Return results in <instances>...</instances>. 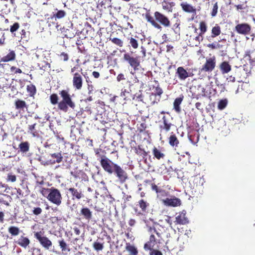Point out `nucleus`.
Returning a JSON list of instances; mask_svg holds the SVG:
<instances>
[{"instance_id":"a878e982","label":"nucleus","mask_w":255,"mask_h":255,"mask_svg":"<svg viewBox=\"0 0 255 255\" xmlns=\"http://www.w3.org/2000/svg\"><path fill=\"white\" fill-rule=\"evenodd\" d=\"M11 201L12 198L10 195L4 193L0 194V204L8 206Z\"/></svg>"},{"instance_id":"f03ea898","label":"nucleus","mask_w":255,"mask_h":255,"mask_svg":"<svg viewBox=\"0 0 255 255\" xmlns=\"http://www.w3.org/2000/svg\"><path fill=\"white\" fill-rule=\"evenodd\" d=\"M59 94L62 99L60 102H58L59 97L57 94L53 93L50 96L49 99L52 105H57L58 109L64 112H68L69 108L72 110L75 108V103L72 99L68 89L59 91Z\"/></svg>"},{"instance_id":"c756f323","label":"nucleus","mask_w":255,"mask_h":255,"mask_svg":"<svg viewBox=\"0 0 255 255\" xmlns=\"http://www.w3.org/2000/svg\"><path fill=\"white\" fill-rule=\"evenodd\" d=\"M14 105L15 109L18 110H23L24 108H27L26 102L20 99L15 100Z\"/></svg>"},{"instance_id":"dca6fc26","label":"nucleus","mask_w":255,"mask_h":255,"mask_svg":"<svg viewBox=\"0 0 255 255\" xmlns=\"http://www.w3.org/2000/svg\"><path fill=\"white\" fill-rule=\"evenodd\" d=\"M164 150L162 147L158 146V147L154 146L152 148V154L154 158L157 160L163 159L165 155L164 153Z\"/></svg>"},{"instance_id":"a211bd4d","label":"nucleus","mask_w":255,"mask_h":255,"mask_svg":"<svg viewBox=\"0 0 255 255\" xmlns=\"http://www.w3.org/2000/svg\"><path fill=\"white\" fill-rule=\"evenodd\" d=\"M68 190L71 194L72 200H80L84 197L81 190H78L74 187H71Z\"/></svg>"},{"instance_id":"72a5a7b5","label":"nucleus","mask_w":255,"mask_h":255,"mask_svg":"<svg viewBox=\"0 0 255 255\" xmlns=\"http://www.w3.org/2000/svg\"><path fill=\"white\" fill-rule=\"evenodd\" d=\"M221 33V27L218 24H216L215 26L213 27L211 30V37L215 38L219 36Z\"/></svg>"},{"instance_id":"a19ab883","label":"nucleus","mask_w":255,"mask_h":255,"mask_svg":"<svg viewBox=\"0 0 255 255\" xmlns=\"http://www.w3.org/2000/svg\"><path fill=\"white\" fill-rule=\"evenodd\" d=\"M198 89L200 91V92L195 96V98L198 99L201 97H206V89L204 87L201 86H198Z\"/></svg>"},{"instance_id":"49530a36","label":"nucleus","mask_w":255,"mask_h":255,"mask_svg":"<svg viewBox=\"0 0 255 255\" xmlns=\"http://www.w3.org/2000/svg\"><path fill=\"white\" fill-rule=\"evenodd\" d=\"M93 247L97 251H102L104 248V244L98 242H95L93 243Z\"/></svg>"},{"instance_id":"423d86ee","label":"nucleus","mask_w":255,"mask_h":255,"mask_svg":"<svg viewBox=\"0 0 255 255\" xmlns=\"http://www.w3.org/2000/svg\"><path fill=\"white\" fill-rule=\"evenodd\" d=\"M47 199L54 204L59 206L62 203V196L60 190L52 187V189L46 196Z\"/></svg>"},{"instance_id":"4c0bfd02","label":"nucleus","mask_w":255,"mask_h":255,"mask_svg":"<svg viewBox=\"0 0 255 255\" xmlns=\"http://www.w3.org/2000/svg\"><path fill=\"white\" fill-rule=\"evenodd\" d=\"M109 40L113 44L119 46L120 47H122L124 45L123 41L119 38L110 37Z\"/></svg>"},{"instance_id":"0e129e2a","label":"nucleus","mask_w":255,"mask_h":255,"mask_svg":"<svg viewBox=\"0 0 255 255\" xmlns=\"http://www.w3.org/2000/svg\"><path fill=\"white\" fill-rule=\"evenodd\" d=\"M226 81L228 82H232V83H234L236 81V79H235V77L231 75V76H228L227 78V79H226Z\"/></svg>"},{"instance_id":"864d4df0","label":"nucleus","mask_w":255,"mask_h":255,"mask_svg":"<svg viewBox=\"0 0 255 255\" xmlns=\"http://www.w3.org/2000/svg\"><path fill=\"white\" fill-rule=\"evenodd\" d=\"M6 180H7V181H10L12 182H14L16 180V177L15 175H14L11 173H8L7 174Z\"/></svg>"},{"instance_id":"9d476101","label":"nucleus","mask_w":255,"mask_h":255,"mask_svg":"<svg viewBox=\"0 0 255 255\" xmlns=\"http://www.w3.org/2000/svg\"><path fill=\"white\" fill-rule=\"evenodd\" d=\"M216 60L215 56L206 59V62L201 68V72H211L215 68Z\"/></svg>"},{"instance_id":"6e6552de","label":"nucleus","mask_w":255,"mask_h":255,"mask_svg":"<svg viewBox=\"0 0 255 255\" xmlns=\"http://www.w3.org/2000/svg\"><path fill=\"white\" fill-rule=\"evenodd\" d=\"M34 237L39 242L40 245L45 250H49L52 246V243L47 237L44 236L41 231L34 232Z\"/></svg>"},{"instance_id":"0eeeda50","label":"nucleus","mask_w":255,"mask_h":255,"mask_svg":"<svg viewBox=\"0 0 255 255\" xmlns=\"http://www.w3.org/2000/svg\"><path fill=\"white\" fill-rule=\"evenodd\" d=\"M100 162L104 170L110 174L113 173L115 168L118 165L105 155L101 157Z\"/></svg>"},{"instance_id":"774afa93","label":"nucleus","mask_w":255,"mask_h":255,"mask_svg":"<svg viewBox=\"0 0 255 255\" xmlns=\"http://www.w3.org/2000/svg\"><path fill=\"white\" fill-rule=\"evenodd\" d=\"M195 107L200 111H202L203 110V108L201 107V103L200 102H197L195 104Z\"/></svg>"},{"instance_id":"6e6d98bb","label":"nucleus","mask_w":255,"mask_h":255,"mask_svg":"<svg viewBox=\"0 0 255 255\" xmlns=\"http://www.w3.org/2000/svg\"><path fill=\"white\" fill-rule=\"evenodd\" d=\"M32 212L33 214H34V215L38 216V215H40L42 213V210L40 207H36V208H33Z\"/></svg>"},{"instance_id":"603ef678","label":"nucleus","mask_w":255,"mask_h":255,"mask_svg":"<svg viewBox=\"0 0 255 255\" xmlns=\"http://www.w3.org/2000/svg\"><path fill=\"white\" fill-rule=\"evenodd\" d=\"M19 27V24L18 22H15L12 25L10 26V31L13 33L17 31Z\"/></svg>"},{"instance_id":"9b49d317","label":"nucleus","mask_w":255,"mask_h":255,"mask_svg":"<svg viewBox=\"0 0 255 255\" xmlns=\"http://www.w3.org/2000/svg\"><path fill=\"white\" fill-rule=\"evenodd\" d=\"M251 29V26L247 23H239L235 27V30L237 33L243 35L249 34Z\"/></svg>"},{"instance_id":"e2e57ef3","label":"nucleus","mask_w":255,"mask_h":255,"mask_svg":"<svg viewBox=\"0 0 255 255\" xmlns=\"http://www.w3.org/2000/svg\"><path fill=\"white\" fill-rule=\"evenodd\" d=\"M126 80V77H125V75L123 73L119 74L117 77V80L118 82H120L122 80Z\"/></svg>"},{"instance_id":"1a4fd4ad","label":"nucleus","mask_w":255,"mask_h":255,"mask_svg":"<svg viewBox=\"0 0 255 255\" xmlns=\"http://www.w3.org/2000/svg\"><path fill=\"white\" fill-rule=\"evenodd\" d=\"M113 174L115 175L121 184H123L128 179V174L127 172L118 164L115 168Z\"/></svg>"},{"instance_id":"5fc2aeb1","label":"nucleus","mask_w":255,"mask_h":255,"mask_svg":"<svg viewBox=\"0 0 255 255\" xmlns=\"http://www.w3.org/2000/svg\"><path fill=\"white\" fill-rule=\"evenodd\" d=\"M105 198V200L108 202L109 204H113L115 201V199L110 194L106 195Z\"/></svg>"},{"instance_id":"69168bd1","label":"nucleus","mask_w":255,"mask_h":255,"mask_svg":"<svg viewBox=\"0 0 255 255\" xmlns=\"http://www.w3.org/2000/svg\"><path fill=\"white\" fill-rule=\"evenodd\" d=\"M123 28L125 29H132L133 28V26L132 25L128 22H127L126 24L125 25V26L123 27Z\"/></svg>"},{"instance_id":"f704fd0d","label":"nucleus","mask_w":255,"mask_h":255,"mask_svg":"<svg viewBox=\"0 0 255 255\" xmlns=\"http://www.w3.org/2000/svg\"><path fill=\"white\" fill-rule=\"evenodd\" d=\"M137 205L139 206L142 212H146L149 204L145 200L141 199L138 201Z\"/></svg>"},{"instance_id":"4be33fe9","label":"nucleus","mask_w":255,"mask_h":255,"mask_svg":"<svg viewBox=\"0 0 255 255\" xmlns=\"http://www.w3.org/2000/svg\"><path fill=\"white\" fill-rule=\"evenodd\" d=\"M162 119V124L160 125L159 127L160 131L164 130L166 132L169 131L173 125L168 121L165 116H163Z\"/></svg>"},{"instance_id":"680f3d73","label":"nucleus","mask_w":255,"mask_h":255,"mask_svg":"<svg viewBox=\"0 0 255 255\" xmlns=\"http://www.w3.org/2000/svg\"><path fill=\"white\" fill-rule=\"evenodd\" d=\"M151 252L150 253V255H162V253L157 250H153V248L151 250Z\"/></svg>"},{"instance_id":"79ce46f5","label":"nucleus","mask_w":255,"mask_h":255,"mask_svg":"<svg viewBox=\"0 0 255 255\" xmlns=\"http://www.w3.org/2000/svg\"><path fill=\"white\" fill-rule=\"evenodd\" d=\"M129 40V45L132 47L133 49H137L138 47V42L137 39L133 37H130L128 38Z\"/></svg>"},{"instance_id":"c9c22d12","label":"nucleus","mask_w":255,"mask_h":255,"mask_svg":"<svg viewBox=\"0 0 255 255\" xmlns=\"http://www.w3.org/2000/svg\"><path fill=\"white\" fill-rule=\"evenodd\" d=\"M58 243L60 249L63 252H69L71 251L69 246L67 244L63 239L59 240L58 241Z\"/></svg>"},{"instance_id":"de8ad7c7","label":"nucleus","mask_w":255,"mask_h":255,"mask_svg":"<svg viewBox=\"0 0 255 255\" xmlns=\"http://www.w3.org/2000/svg\"><path fill=\"white\" fill-rule=\"evenodd\" d=\"M151 188L153 191H154L157 194H160L165 192V191L160 189L154 183H151Z\"/></svg>"},{"instance_id":"13d9d810","label":"nucleus","mask_w":255,"mask_h":255,"mask_svg":"<svg viewBox=\"0 0 255 255\" xmlns=\"http://www.w3.org/2000/svg\"><path fill=\"white\" fill-rule=\"evenodd\" d=\"M10 72H13L14 74L21 73L22 71L20 69L16 68L15 66H11L10 67Z\"/></svg>"},{"instance_id":"2eb2a0df","label":"nucleus","mask_w":255,"mask_h":255,"mask_svg":"<svg viewBox=\"0 0 255 255\" xmlns=\"http://www.w3.org/2000/svg\"><path fill=\"white\" fill-rule=\"evenodd\" d=\"M162 202L166 206L177 207L181 204L180 199L175 196L171 198H167L163 199Z\"/></svg>"},{"instance_id":"b1692460","label":"nucleus","mask_w":255,"mask_h":255,"mask_svg":"<svg viewBox=\"0 0 255 255\" xmlns=\"http://www.w3.org/2000/svg\"><path fill=\"white\" fill-rule=\"evenodd\" d=\"M80 214L88 221L92 218V212L88 207L82 208L80 211Z\"/></svg>"},{"instance_id":"09e8293b","label":"nucleus","mask_w":255,"mask_h":255,"mask_svg":"<svg viewBox=\"0 0 255 255\" xmlns=\"http://www.w3.org/2000/svg\"><path fill=\"white\" fill-rule=\"evenodd\" d=\"M218 2H216L214 4V5H213V7L212 8V11L211 12V15L212 17H215L217 15V12H218Z\"/></svg>"},{"instance_id":"4d7b16f0","label":"nucleus","mask_w":255,"mask_h":255,"mask_svg":"<svg viewBox=\"0 0 255 255\" xmlns=\"http://www.w3.org/2000/svg\"><path fill=\"white\" fill-rule=\"evenodd\" d=\"M147 128L146 124L145 123H141L139 126L137 127L138 130L140 132L144 131Z\"/></svg>"},{"instance_id":"58836bf2","label":"nucleus","mask_w":255,"mask_h":255,"mask_svg":"<svg viewBox=\"0 0 255 255\" xmlns=\"http://www.w3.org/2000/svg\"><path fill=\"white\" fill-rule=\"evenodd\" d=\"M26 90L30 97H33L36 93V87L33 84L27 85Z\"/></svg>"},{"instance_id":"ddd939ff","label":"nucleus","mask_w":255,"mask_h":255,"mask_svg":"<svg viewBox=\"0 0 255 255\" xmlns=\"http://www.w3.org/2000/svg\"><path fill=\"white\" fill-rule=\"evenodd\" d=\"M180 5L183 11L191 14L192 19H194L195 17H196L197 9L195 6L188 3L187 2H181Z\"/></svg>"},{"instance_id":"7ed1b4c3","label":"nucleus","mask_w":255,"mask_h":255,"mask_svg":"<svg viewBox=\"0 0 255 255\" xmlns=\"http://www.w3.org/2000/svg\"><path fill=\"white\" fill-rule=\"evenodd\" d=\"M147 231L150 234L149 240L144 245L145 250H151L156 244H161L163 241V227L158 224L152 226H147Z\"/></svg>"},{"instance_id":"39448f33","label":"nucleus","mask_w":255,"mask_h":255,"mask_svg":"<svg viewBox=\"0 0 255 255\" xmlns=\"http://www.w3.org/2000/svg\"><path fill=\"white\" fill-rule=\"evenodd\" d=\"M123 59L133 68L134 73L139 69L140 61L139 56L134 57L132 56L131 53L126 52L123 55Z\"/></svg>"},{"instance_id":"5701e85b","label":"nucleus","mask_w":255,"mask_h":255,"mask_svg":"<svg viewBox=\"0 0 255 255\" xmlns=\"http://www.w3.org/2000/svg\"><path fill=\"white\" fill-rule=\"evenodd\" d=\"M219 69L222 74L228 73L232 70V66L228 61H223L219 65Z\"/></svg>"},{"instance_id":"6ab92c4d","label":"nucleus","mask_w":255,"mask_h":255,"mask_svg":"<svg viewBox=\"0 0 255 255\" xmlns=\"http://www.w3.org/2000/svg\"><path fill=\"white\" fill-rule=\"evenodd\" d=\"M15 243L21 247L26 249L30 244V241L29 238L24 236V234L21 235Z\"/></svg>"},{"instance_id":"c03bdc74","label":"nucleus","mask_w":255,"mask_h":255,"mask_svg":"<svg viewBox=\"0 0 255 255\" xmlns=\"http://www.w3.org/2000/svg\"><path fill=\"white\" fill-rule=\"evenodd\" d=\"M228 104V101L226 99H222L219 101L218 104V109L220 110L224 109Z\"/></svg>"},{"instance_id":"aec40b11","label":"nucleus","mask_w":255,"mask_h":255,"mask_svg":"<svg viewBox=\"0 0 255 255\" xmlns=\"http://www.w3.org/2000/svg\"><path fill=\"white\" fill-rule=\"evenodd\" d=\"M66 12L63 10H58L55 14H54L53 15L51 16L48 18V22H50L52 20V22L53 24H57V23L56 22L57 18H62L66 15Z\"/></svg>"},{"instance_id":"4468645a","label":"nucleus","mask_w":255,"mask_h":255,"mask_svg":"<svg viewBox=\"0 0 255 255\" xmlns=\"http://www.w3.org/2000/svg\"><path fill=\"white\" fill-rule=\"evenodd\" d=\"M189 222L188 219L186 216V212L184 211L176 214L175 220L174 222L175 225H185Z\"/></svg>"},{"instance_id":"cd10ccee","label":"nucleus","mask_w":255,"mask_h":255,"mask_svg":"<svg viewBox=\"0 0 255 255\" xmlns=\"http://www.w3.org/2000/svg\"><path fill=\"white\" fill-rule=\"evenodd\" d=\"M175 6L174 2H169L166 0H164L162 2V7L163 9L168 12H171L173 11V7Z\"/></svg>"},{"instance_id":"a18cd8bd","label":"nucleus","mask_w":255,"mask_h":255,"mask_svg":"<svg viewBox=\"0 0 255 255\" xmlns=\"http://www.w3.org/2000/svg\"><path fill=\"white\" fill-rule=\"evenodd\" d=\"M51 157L53 158H55L56 160L53 161V163L57 162L60 163L62 160V156L60 153H53L51 155Z\"/></svg>"},{"instance_id":"bf43d9fd","label":"nucleus","mask_w":255,"mask_h":255,"mask_svg":"<svg viewBox=\"0 0 255 255\" xmlns=\"http://www.w3.org/2000/svg\"><path fill=\"white\" fill-rule=\"evenodd\" d=\"M179 23H176L173 25V30L175 33L179 34L180 31V28L179 27Z\"/></svg>"},{"instance_id":"20e7f679","label":"nucleus","mask_w":255,"mask_h":255,"mask_svg":"<svg viewBox=\"0 0 255 255\" xmlns=\"http://www.w3.org/2000/svg\"><path fill=\"white\" fill-rule=\"evenodd\" d=\"M154 18L149 13H146L145 18L147 21L150 23L152 26L158 29H161L162 27L161 25L165 27H169L171 26V22L169 18L159 11H155L154 13Z\"/></svg>"},{"instance_id":"c85d7f7f","label":"nucleus","mask_w":255,"mask_h":255,"mask_svg":"<svg viewBox=\"0 0 255 255\" xmlns=\"http://www.w3.org/2000/svg\"><path fill=\"white\" fill-rule=\"evenodd\" d=\"M15 57L16 55L14 51L11 50L10 51L6 56L2 57L0 59V62H7L8 61H13L15 60Z\"/></svg>"},{"instance_id":"052dcab7","label":"nucleus","mask_w":255,"mask_h":255,"mask_svg":"<svg viewBox=\"0 0 255 255\" xmlns=\"http://www.w3.org/2000/svg\"><path fill=\"white\" fill-rule=\"evenodd\" d=\"M60 57L64 61H67L69 59L68 55L65 52H62L60 55Z\"/></svg>"},{"instance_id":"f3484780","label":"nucleus","mask_w":255,"mask_h":255,"mask_svg":"<svg viewBox=\"0 0 255 255\" xmlns=\"http://www.w3.org/2000/svg\"><path fill=\"white\" fill-rule=\"evenodd\" d=\"M176 75L181 81H184L190 76L189 73L183 67H179L177 68Z\"/></svg>"},{"instance_id":"338daca9","label":"nucleus","mask_w":255,"mask_h":255,"mask_svg":"<svg viewBox=\"0 0 255 255\" xmlns=\"http://www.w3.org/2000/svg\"><path fill=\"white\" fill-rule=\"evenodd\" d=\"M226 40L225 39H222L220 40H219L218 42L216 43L217 49H219L223 47V45L220 44V42H226Z\"/></svg>"},{"instance_id":"f8f14e48","label":"nucleus","mask_w":255,"mask_h":255,"mask_svg":"<svg viewBox=\"0 0 255 255\" xmlns=\"http://www.w3.org/2000/svg\"><path fill=\"white\" fill-rule=\"evenodd\" d=\"M81 74L76 72L73 74L72 84L73 88L76 90H80L82 88L83 79Z\"/></svg>"},{"instance_id":"e433bc0d","label":"nucleus","mask_w":255,"mask_h":255,"mask_svg":"<svg viewBox=\"0 0 255 255\" xmlns=\"http://www.w3.org/2000/svg\"><path fill=\"white\" fill-rule=\"evenodd\" d=\"M19 148L21 152L25 153L29 149V143L27 141L22 142L19 144Z\"/></svg>"},{"instance_id":"f257e3e1","label":"nucleus","mask_w":255,"mask_h":255,"mask_svg":"<svg viewBox=\"0 0 255 255\" xmlns=\"http://www.w3.org/2000/svg\"><path fill=\"white\" fill-rule=\"evenodd\" d=\"M59 94L62 99L60 102H58L59 97L57 94L53 93L50 96L49 99L52 105H57L58 109L64 112H68L69 108L72 110L75 108V103L72 99L68 89L59 91Z\"/></svg>"},{"instance_id":"7c9ffc66","label":"nucleus","mask_w":255,"mask_h":255,"mask_svg":"<svg viewBox=\"0 0 255 255\" xmlns=\"http://www.w3.org/2000/svg\"><path fill=\"white\" fill-rule=\"evenodd\" d=\"M36 123L29 125L28 127V133L31 134L33 137H39V133L38 130L36 129L35 127Z\"/></svg>"},{"instance_id":"ea45409f","label":"nucleus","mask_w":255,"mask_h":255,"mask_svg":"<svg viewBox=\"0 0 255 255\" xmlns=\"http://www.w3.org/2000/svg\"><path fill=\"white\" fill-rule=\"evenodd\" d=\"M8 232L11 236H17L20 233L19 228L15 226H10L8 229Z\"/></svg>"},{"instance_id":"393cba45","label":"nucleus","mask_w":255,"mask_h":255,"mask_svg":"<svg viewBox=\"0 0 255 255\" xmlns=\"http://www.w3.org/2000/svg\"><path fill=\"white\" fill-rule=\"evenodd\" d=\"M110 6V1L109 0H99L97 6L100 11H103Z\"/></svg>"},{"instance_id":"bb28decb","label":"nucleus","mask_w":255,"mask_h":255,"mask_svg":"<svg viewBox=\"0 0 255 255\" xmlns=\"http://www.w3.org/2000/svg\"><path fill=\"white\" fill-rule=\"evenodd\" d=\"M134 150L137 155L141 157L143 159L145 158V160H146L147 152L144 149L142 148L141 145H139L137 146L134 147Z\"/></svg>"},{"instance_id":"8fccbe9b","label":"nucleus","mask_w":255,"mask_h":255,"mask_svg":"<svg viewBox=\"0 0 255 255\" xmlns=\"http://www.w3.org/2000/svg\"><path fill=\"white\" fill-rule=\"evenodd\" d=\"M52 189V187L50 188H46L42 187L41 188L40 192L44 197H46L48 195L49 193L50 192Z\"/></svg>"},{"instance_id":"473e14b6","label":"nucleus","mask_w":255,"mask_h":255,"mask_svg":"<svg viewBox=\"0 0 255 255\" xmlns=\"http://www.w3.org/2000/svg\"><path fill=\"white\" fill-rule=\"evenodd\" d=\"M169 144L171 146L177 147L179 144V141L177 136L174 134H171L168 138Z\"/></svg>"},{"instance_id":"412c9836","label":"nucleus","mask_w":255,"mask_h":255,"mask_svg":"<svg viewBox=\"0 0 255 255\" xmlns=\"http://www.w3.org/2000/svg\"><path fill=\"white\" fill-rule=\"evenodd\" d=\"M184 97L183 95L181 94L179 97L176 98L174 100L173 102V109L177 113H180L181 112V109L180 105L183 101Z\"/></svg>"},{"instance_id":"37998d69","label":"nucleus","mask_w":255,"mask_h":255,"mask_svg":"<svg viewBox=\"0 0 255 255\" xmlns=\"http://www.w3.org/2000/svg\"><path fill=\"white\" fill-rule=\"evenodd\" d=\"M200 33L201 34H204L207 31V25L206 23L204 21H201L199 23Z\"/></svg>"},{"instance_id":"2f4dec72","label":"nucleus","mask_w":255,"mask_h":255,"mask_svg":"<svg viewBox=\"0 0 255 255\" xmlns=\"http://www.w3.org/2000/svg\"><path fill=\"white\" fill-rule=\"evenodd\" d=\"M154 92H155V93H152L151 94L150 97H151L152 96L156 97V96H159V98L158 99V101L156 102V101H154L152 102V104L153 105L155 103H157L159 101V100H160V97H161V95L163 93V90L160 87L159 84H158V85L155 87Z\"/></svg>"},{"instance_id":"3c124183","label":"nucleus","mask_w":255,"mask_h":255,"mask_svg":"<svg viewBox=\"0 0 255 255\" xmlns=\"http://www.w3.org/2000/svg\"><path fill=\"white\" fill-rule=\"evenodd\" d=\"M7 190H10V188L7 185L0 183V194H3L4 192H7Z\"/></svg>"}]
</instances>
